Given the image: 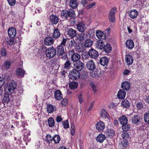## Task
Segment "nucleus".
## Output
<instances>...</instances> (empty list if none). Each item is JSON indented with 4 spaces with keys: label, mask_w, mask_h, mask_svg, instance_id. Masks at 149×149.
Listing matches in <instances>:
<instances>
[{
    "label": "nucleus",
    "mask_w": 149,
    "mask_h": 149,
    "mask_svg": "<svg viewBox=\"0 0 149 149\" xmlns=\"http://www.w3.org/2000/svg\"><path fill=\"white\" fill-rule=\"evenodd\" d=\"M48 125L50 127H53L54 126L55 121L52 117L49 118L48 120Z\"/></svg>",
    "instance_id": "nucleus-37"
},
{
    "label": "nucleus",
    "mask_w": 149,
    "mask_h": 149,
    "mask_svg": "<svg viewBox=\"0 0 149 149\" xmlns=\"http://www.w3.org/2000/svg\"><path fill=\"white\" fill-rule=\"evenodd\" d=\"M144 120L145 122L149 123V113H146L144 115Z\"/></svg>",
    "instance_id": "nucleus-51"
},
{
    "label": "nucleus",
    "mask_w": 149,
    "mask_h": 149,
    "mask_svg": "<svg viewBox=\"0 0 149 149\" xmlns=\"http://www.w3.org/2000/svg\"><path fill=\"white\" fill-rule=\"evenodd\" d=\"M68 100L67 99L65 98L63 99L61 102V103L63 107H65L67 104Z\"/></svg>",
    "instance_id": "nucleus-61"
},
{
    "label": "nucleus",
    "mask_w": 149,
    "mask_h": 149,
    "mask_svg": "<svg viewBox=\"0 0 149 149\" xmlns=\"http://www.w3.org/2000/svg\"><path fill=\"white\" fill-rule=\"evenodd\" d=\"M71 134L72 136L74 135L75 132V128L73 124L71 125Z\"/></svg>",
    "instance_id": "nucleus-57"
},
{
    "label": "nucleus",
    "mask_w": 149,
    "mask_h": 149,
    "mask_svg": "<svg viewBox=\"0 0 149 149\" xmlns=\"http://www.w3.org/2000/svg\"><path fill=\"white\" fill-rule=\"evenodd\" d=\"M12 95V94H8L6 90L5 91V94L2 100V102L3 104H8L10 101V99L9 96V95Z\"/></svg>",
    "instance_id": "nucleus-14"
},
{
    "label": "nucleus",
    "mask_w": 149,
    "mask_h": 149,
    "mask_svg": "<svg viewBox=\"0 0 149 149\" xmlns=\"http://www.w3.org/2000/svg\"><path fill=\"white\" fill-rule=\"evenodd\" d=\"M104 42L102 40H98L97 42L96 47L100 49H103L104 46Z\"/></svg>",
    "instance_id": "nucleus-33"
},
{
    "label": "nucleus",
    "mask_w": 149,
    "mask_h": 149,
    "mask_svg": "<svg viewBox=\"0 0 149 149\" xmlns=\"http://www.w3.org/2000/svg\"><path fill=\"white\" fill-rule=\"evenodd\" d=\"M87 33L86 36L88 38H91L94 35V32L92 31H88Z\"/></svg>",
    "instance_id": "nucleus-52"
},
{
    "label": "nucleus",
    "mask_w": 149,
    "mask_h": 149,
    "mask_svg": "<svg viewBox=\"0 0 149 149\" xmlns=\"http://www.w3.org/2000/svg\"><path fill=\"white\" fill-rule=\"evenodd\" d=\"M80 94L78 96L79 102L80 104H81L83 101L84 100L83 98V93L81 92H80Z\"/></svg>",
    "instance_id": "nucleus-55"
},
{
    "label": "nucleus",
    "mask_w": 149,
    "mask_h": 149,
    "mask_svg": "<svg viewBox=\"0 0 149 149\" xmlns=\"http://www.w3.org/2000/svg\"><path fill=\"white\" fill-rule=\"evenodd\" d=\"M44 44L47 46H50L54 43V39L52 37L47 36L44 40Z\"/></svg>",
    "instance_id": "nucleus-10"
},
{
    "label": "nucleus",
    "mask_w": 149,
    "mask_h": 149,
    "mask_svg": "<svg viewBox=\"0 0 149 149\" xmlns=\"http://www.w3.org/2000/svg\"><path fill=\"white\" fill-rule=\"evenodd\" d=\"M88 73L85 72L84 71L83 72L81 75V78L82 79H86L88 77Z\"/></svg>",
    "instance_id": "nucleus-59"
},
{
    "label": "nucleus",
    "mask_w": 149,
    "mask_h": 149,
    "mask_svg": "<svg viewBox=\"0 0 149 149\" xmlns=\"http://www.w3.org/2000/svg\"><path fill=\"white\" fill-rule=\"evenodd\" d=\"M77 28L79 31L81 33H84L86 29L85 24L82 22H80L76 25Z\"/></svg>",
    "instance_id": "nucleus-8"
},
{
    "label": "nucleus",
    "mask_w": 149,
    "mask_h": 149,
    "mask_svg": "<svg viewBox=\"0 0 149 149\" xmlns=\"http://www.w3.org/2000/svg\"><path fill=\"white\" fill-rule=\"evenodd\" d=\"M8 3L9 5L11 6H14L15 3V0H7Z\"/></svg>",
    "instance_id": "nucleus-64"
},
{
    "label": "nucleus",
    "mask_w": 149,
    "mask_h": 149,
    "mask_svg": "<svg viewBox=\"0 0 149 149\" xmlns=\"http://www.w3.org/2000/svg\"><path fill=\"white\" fill-rule=\"evenodd\" d=\"M105 134L107 137L111 138L115 135V132L113 130L111 129H107L105 131Z\"/></svg>",
    "instance_id": "nucleus-18"
},
{
    "label": "nucleus",
    "mask_w": 149,
    "mask_h": 149,
    "mask_svg": "<svg viewBox=\"0 0 149 149\" xmlns=\"http://www.w3.org/2000/svg\"><path fill=\"white\" fill-rule=\"evenodd\" d=\"M121 88L126 91H128L130 87V83L127 81L123 82L121 84Z\"/></svg>",
    "instance_id": "nucleus-21"
},
{
    "label": "nucleus",
    "mask_w": 149,
    "mask_h": 149,
    "mask_svg": "<svg viewBox=\"0 0 149 149\" xmlns=\"http://www.w3.org/2000/svg\"><path fill=\"white\" fill-rule=\"evenodd\" d=\"M138 14L137 11L135 9L131 10L129 13V16L132 19L136 18Z\"/></svg>",
    "instance_id": "nucleus-23"
},
{
    "label": "nucleus",
    "mask_w": 149,
    "mask_h": 149,
    "mask_svg": "<svg viewBox=\"0 0 149 149\" xmlns=\"http://www.w3.org/2000/svg\"><path fill=\"white\" fill-rule=\"evenodd\" d=\"M53 140L55 143H59L60 140V138L59 136L58 135H55L53 137Z\"/></svg>",
    "instance_id": "nucleus-43"
},
{
    "label": "nucleus",
    "mask_w": 149,
    "mask_h": 149,
    "mask_svg": "<svg viewBox=\"0 0 149 149\" xmlns=\"http://www.w3.org/2000/svg\"><path fill=\"white\" fill-rule=\"evenodd\" d=\"M8 33L10 38H13L16 36V30L14 27H11L8 28Z\"/></svg>",
    "instance_id": "nucleus-9"
},
{
    "label": "nucleus",
    "mask_w": 149,
    "mask_h": 149,
    "mask_svg": "<svg viewBox=\"0 0 149 149\" xmlns=\"http://www.w3.org/2000/svg\"><path fill=\"white\" fill-rule=\"evenodd\" d=\"M126 94V93L125 91L120 89L118 92L117 97L120 99H123L125 97Z\"/></svg>",
    "instance_id": "nucleus-22"
},
{
    "label": "nucleus",
    "mask_w": 149,
    "mask_h": 149,
    "mask_svg": "<svg viewBox=\"0 0 149 149\" xmlns=\"http://www.w3.org/2000/svg\"><path fill=\"white\" fill-rule=\"evenodd\" d=\"M1 55L2 56H5L6 55L7 53L5 48L3 47L2 48L1 51Z\"/></svg>",
    "instance_id": "nucleus-60"
},
{
    "label": "nucleus",
    "mask_w": 149,
    "mask_h": 149,
    "mask_svg": "<svg viewBox=\"0 0 149 149\" xmlns=\"http://www.w3.org/2000/svg\"><path fill=\"white\" fill-rule=\"evenodd\" d=\"M120 123L122 125L127 123L128 120L127 117L124 115L121 116L119 119Z\"/></svg>",
    "instance_id": "nucleus-27"
},
{
    "label": "nucleus",
    "mask_w": 149,
    "mask_h": 149,
    "mask_svg": "<svg viewBox=\"0 0 149 149\" xmlns=\"http://www.w3.org/2000/svg\"><path fill=\"white\" fill-rule=\"evenodd\" d=\"M109 61V60L107 57L104 56L100 58L99 61V63L102 65L104 66L107 65Z\"/></svg>",
    "instance_id": "nucleus-19"
},
{
    "label": "nucleus",
    "mask_w": 149,
    "mask_h": 149,
    "mask_svg": "<svg viewBox=\"0 0 149 149\" xmlns=\"http://www.w3.org/2000/svg\"><path fill=\"white\" fill-rule=\"evenodd\" d=\"M68 76L70 79L75 80L80 78L81 74L79 71L76 69H74L70 72Z\"/></svg>",
    "instance_id": "nucleus-3"
},
{
    "label": "nucleus",
    "mask_w": 149,
    "mask_h": 149,
    "mask_svg": "<svg viewBox=\"0 0 149 149\" xmlns=\"http://www.w3.org/2000/svg\"><path fill=\"white\" fill-rule=\"evenodd\" d=\"M130 128V125L127 123L122 125V129L124 131H127L129 130Z\"/></svg>",
    "instance_id": "nucleus-45"
},
{
    "label": "nucleus",
    "mask_w": 149,
    "mask_h": 149,
    "mask_svg": "<svg viewBox=\"0 0 149 149\" xmlns=\"http://www.w3.org/2000/svg\"><path fill=\"white\" fill-rule=\"evenodd\" d=\"M70 7L73 8H75L78 6V3L76 0H70L69 3Z\"/></svg>",
    "instance_id": "nucleus-34"
},
{
    "label": "nucleus",
    "mask_w": 149,
    "mask_h": 149,
    "mask_svg": "<svg viewBox=\"0 0 149 149\" xmlns=\"http://www.w3.org/2000/svg\"><path fill=\"white\" fill-rule=\"evenodd\" d=\"M68 10H63L61 12V16L62 17L64 18L65 19L69 20L68 19L67 12Z\"/></svg>",
    "instance_id": "nucleus-39"
},
{
    "label": "nucleus",
    "mask_w": 149,
    "mask_h": 149,
    "mask_svg": "<svg viewBox=\"0 0 149 149\" xmlns=\"http://www.w3.org/2000/svg\"><path fill=\"white\" fill-rule=\"evenodd\" d=\"M108 18L111 22H115V15H108Z\"/></svg>",
    "instance_id": "nucleus-54"
},
{
    "label": "nucleus",
    "mask_w": 149,
    "mask_h": 149,
    "mask_svg": "<svg viewBox=\"0 0 149 149\" xmlns=\"http://www.w3.org/2000/svg\"><path fill=\"white\" fill-rule=\"evenodd\" d=\"M103 49L106 53H109L111 51L112 47L110 44H107L105 45H104Z\"/></svg>",
    "instance_id": "nucleus-31"
},
{
    "label": "nucleus",
    "mask_w": 149,
    "mask_h": 149,
    "mask_svg": "<svg viewBox=\"0 0 149 149\" xmlns=\"http://www.w3.org/2000/svg\"><path fill=\"white\" fill-rule=\"evenodd\" d=\"M136 106L139 109H141L143 107V104L141 102H138L136 105Z\"/></svg>",
    "instance_id": "nucleus-62"
},
{
    "label": "nucleus",
    "mask_w": 149,
    "mask_h": 149,
    "mask_svg": "<svg viewBox=\"0 0 149 149\" xmlns=\"http://www.w3.org/2000/svg\"><path fill=\"white\" fill-rule=\"evenodd\" d=\"M55 49L56 50L57 55L58 56H62L61 58L65 60L67 58V53H65L64 47L61 45H59Z\"/></svg>",
    "instance_id": "nucleus-2"
},
{
    "label": "nucleus",
    "mask_w": 149,
    "mask_h": 149,
    "mask_svg": "<svg viewBox=\"0 0 149 149\" xmlns=\"http://www.w3.org/2000/svg\"><path fill=\"white\" fill-rule=\"evenodd\" d=\"M141 118L139 116L134 115L132 118V122L137 125L141 123Z\"/></svg>",
    "instance_id": "nucleus-13"
},
{
    "label": "nucleus",
    "mask_w": 149,
    "mask_h": 149,
    "mask_svg": "<svg viewBox=\"0 0 149 149\" xmlns=\"http://www.w3.org/2000/svg\"><path fill=\"white\" fill-rule=\"evenodd\" d=\"M96 127L97 130L101 132L104 130L105 127V125L104 122L100 120L96 124Z\"/></svg>",
    "instance_id": "nucleus-12"
},
{
    "label": "nucleus",
    "mask_w": 149,
    "mask_h": 149,
    "mask_svg": "<svg viewBox=\"0 0 149 149\" xmlns=\"http://www.w3.org/2000/svg\"><path fill=\"white\" fill-rule=\"evenodd\" d=\"M47 112L49 113H50L53 112L55 109L54 106L50 104H49L47 105Z\"/></svg>",
    "instance_id": "nucleus-36"
},
{
    "label": "nucleus",
    "mask_w": 149,
    "mask_h": 149,
    "mask_svg": "<svg viewBox=\"0 0 149 149\" xmlns=\"http://www.w3.org/2000/svg\"><path fill=\"white\" fill-rule=\"evenodd\" d=\"M93 43V41L90 39H87L86 40V41L84 44L85 47H90L91 46Z\"/></svg>",
    "instance_id": "nucleus-40"
},
{
    "label": "nucleus",
    "mask_w": 149,
    "mask_h": 149,
    "mask_svg": "<svg viewBox=\"0 0 149 149\" xmlns=\"http://www.w3.org/2000/svg\"><path fill=\"white\" fill-rule=\"evenodd\" d=\"M78 84L77 82H71L69 83V86L70 88L72 90H74L77 88L78 86Z\"/></svg>",
    "instance_id": "nucleus-30"
},
{
    "label": "nucleus",
    "mask_w": 149,
    "mask_h": 149,
    "mask_svg": "<svg viewBox=\"0 0 149 149\" xmlns=\"http://www.w3.org/2000/svg\"><path fill=\"white\" fill-rule=\"evenodd\" d=\"M84 45L82 43H79L76 46V50L79 52H82L83 51L84 49Z\"/></svg>",
    "instance_id": "nucleus-29"
},
{
    "label": "nucleus",
    "mask_w": 149,
    "mask_h": 149,
    "mask_svg": "<svg viewBox=\"0 0 149 149\" xmlns=\"http://www.w3.org/2000/svg\"><path fill=\"white\" fill-rule=\"evenodd\" d=\"M96 34L97 38L100 39H105V35L104 33L100 30H97L96 32Z\"/></svg>",
    "instance_id": "nucleus-32"
},
{
    "label": "nucleus",
    "mask_w": 149,
    "mask_h": 149,
    "mask_svg": "<svg viewBox=\"0 0 149 149\" xmlns=\"http://www.w3.org/2000/svg\"><path fill=\"white\" fill-rule=\"evenodd\" d=\"M101 116L103 118H107L108 113L107 111L104 109H102L100 111Z\"/></svg>",
    "instance_id": "nucleus-41"
},
{
    "label": "nucleus",
    "mask_w": 149,
    "mask_h": 149,
    "mask_svg": "<svg viewBox=\"0 0 149 149\" xmlns=\"http://www.w3.org/2000/svg\"><path fill=\"white\" fill-rule=\"evenodd\" d=\"M54 95L55 98L57 100H60L63 98L62 94L59 90H56L54 93Z\"/></svg>",
    "instance_id": "nucleus-16"
},
{
    "label": "nucleus",
    "mask_w": 149,
    "mask_h": 149,
    "mask_svg": "<svg viewBox=\"0 0 149 149\" xmlns=\"http://www.w3.org/2000/svg\"><path fill=\"white\" fill-rule=\"evenodd\" d=\"M56 50L53 47L49 48L45 51V54L46 56L49 58H51L54 56L56 54Z\"/></svg>",
    "instance_id": "nucleus-4"
},
{
    "label": "nucleus",
    "mask_w": 149,
    "mask_h": 149,
    "mask_svg": "<svg viewBox=\"0 0 149 149\" xmlns=\"http://www.w3.org/2000/svg\"><path fill=\"white\" fill-rule=\"evenodd\" d=\"M46 141L47 142L49 143H51L53 140V137L52 138L50 135L47 134L46 136Z\"/></svg>",
    "instance_id": "nucleus-48"
},
{
    "label": "nucleus",
    "mask_w": 149,
    "mask_h": 149,
    "mask_svg": "<svg viewBox=\"0 0 149 149\" xmlns=\"http://www.w3.org/2000/svg\"><path fill=\"white\" fill-rule=\"evenodd\" d=\"M105 135L102 133L100 134L96 138V141L100 143H102L105 139Z\"/></svg>",
    "instance_id": "nucleus-26"
},
{
    "label": "nucleus",
    "mask_w": 149,
    "mask_h": 149,
    "mask_svg": "<svg viewBox=\"0 0 149 149\" xmlns=\"http://www.w3.org/2000/svg\"><path fill=\"white\" fill-rule=\"evenodd\" d=\"M125 44L126 46L129 49H132L134 46V42L132 40H127Z\"/></svg>",
    "instance_id": "nucleus-28"
},
{
    "label": "nucleus",
    "mask_w": 149,
    "mask_h": 149,
    "mask_svg": "<svg viewBox=\"0 0 149 149\" xmlns=\"http://www.w3.org/2000/svg\"><path fill=\"white\" fill-rule=\"evenodd\" d=\"M125 61L128 65H131L133 63V58L131 55L127 54L125 56Z\"/></svg>",
    "instance_id": "nucleus-17"
},
{
    "label": "nucleus",
    "mask_w": 149,
    "mask_h": 149,
    "mask_svg": "<svg viewBox=\"0 0 149 149\" xmlns=\"http://www.w3.org/2000/svg\"><path fill=\"white\" fill-rule=\"evenodd\" d=\"M68 19L69 17L72 18L74 17L75 15V12L73 10L72 11H68L67 12Z\"/></svg>",
    "instance_id": "nucleus-46"
},
{
    "label": "nucleus",
    "mask_w": 149,
    "mask_h": 149,
    "mask_svg": "<svg viewBox=\"0 0 149 149\" xmlns=\"http://www.w3.org/2000/svg\"><path fill=\"white\" fill-rule=\"evenodd\" d=\"M117 9L116 8H112L110 10L109 15H115V14L116 12Z\"/></svg>",
    "instance_id": "nucleus-53"
},
{
    "label": "nucleus",
    "mask_w": 149,
    "mask_h": 149,
    "mask_svg": "<svg viewBox=\"0 0 149 149\" xmlns=\"http://www.w3.org/2000/svg\"><path fill=\"white\" fill-rule=\"evenodd\" d=\"M17 83L14 80H12L7 84L6 91V90L8 94L18 96L19 95V92L17 88Z\"/></svg>",
    "instance_id": "nucleus-1"
},
{
    "label": "nucleus",
    "mask_w": 149,
    "mask_h": 149,
    "mask_svg": "<svg viewBox=\"0 0 149 149\" xmlns=\"http://www.w3.org/2000/svg\"><path fill=\"white\" fill-rule=\"evenodd\" d=\"M86 67L88 70L91 71H93L95 69L96 65L95 63L93 60H90L87 62Z\"/></svg>",
    "instance_id": "nucleus-6"
},
{
    "label": "nucleus",
    "mask_w": 149,
    "mask_h": 149,
    "mask_svg": "<svg viewBox=\"0 0 149 149\" xmlns=\"http://www.w3.org/2000/svg\"><path fill=\"white\" fill-rule=\"evenodd\" d=\"M67 32L68 36L71 38L74 37L77 35L76 31L72 28L68 29Z\"/></svg>",
    "instance_id": "nucleus-24"
},
{
    "label": "nucleus",
    "mask_w": 149,
    "mask_h": 149,
    "mask_svg": "<svg viewBox=\"0 0 149 149\" xmlns=\"http://www.w3.org/2000/svg\"><path fill=\"white\" fill-rule=\"evenodd\" d=\"M96 3L95 2H94L93 3L90 4L88 5H87L85 8L87 9H89L92 8L94 6H95Z\"/></svg>",
    "instance_id": "nucleus-58"
},
{
    "label": "nucleus",
    "mask_w": 149,
    "mask_h": 149,
    "mask_svg": "<svg viewBox=\"0 0 149 149\" xmlns=\"http://www.w3.org/2000/svg\"><path fill=\"white\" fill-rule=\"evenodd\" d=\"M11 65V63L10 61H6L3 64L6 70H8L10 68Z\"/></svg>",
    "instance_id": "nucleus-49"
},
{
    "label": "nucleus",
    "mask_w": 149,
    "mask_h": 149,
    "mask_svg": "<svg viewBox=\"0 0 149 149\" xmlns=\"http://www.w3.org/2000/svg\"><path fill=\"white\" fill-rule=\"evenodd\" d=\"M75 69L80 72L83 69L84 67V64L82 62L79 61L76 62L74 65Z\"/></svg>",
    "instance_id": "nucleus-11"
},
{
    "label": "nucleus",
    "mask_w": 149,
    "mask_h": 149,
    "mask_svg": "<svg viewBox=\"0 0 149 149\" xmlns=\"http://www.w3.org/2000/svg\"><path fill=\"white\" fill-rule=\"evenodd\" d=\"M63 123V127L65 129H67L69 127V125L68 120H65V121L62 122Z\"/></svg>",
    "instance_id": "nucleus-56"
},
{
    "label": "nucleus",
    "mask_w": 149,
    "mask_h": 149,
    "mask_svg": "<svg viewBox=\"0 0 149 149\" xmlns=\"http://www.w3.org/2000/svg\"><path fill=\"white\" fill-rule=\"evenodd\" d=\"M71 66V63L70 61L67 59L65 63L64 68L65 69H68Z\"/></svg>",
    "instance_id": "nucleus-47"
},
{
    "label": "nucleus",
    "mask_w": 149,
    "mask_h": 149,
    "mask_svg": "<svg viewBox=\"0 0 149 149\" xmlns=\"http://www.w3.org/2000/svg\"><path fill=\"white\" fill-rule=\"evenodd\" d=\"M69 55L71 56V59L74 62L79 61L80 58V55L78 53H75L74 50H71L68 52Z\"/></svg>",
    "instance_id": "nucleus-5"
},
{
    "label": "nucleus",
    "mask_w": 149,
    "mask_h": 149,
    "mask_svg": "<svg viewBox=\"0 0 149 149\" xmlns=\"http://www.w3.org/2000/svg\"><path fill=\"white\" fill-rule=\"evenodd\" d=\"M120 144L124 147H126L128 145V141L127 139H123L120 141Z\"/></svg>",
    "instance_id": "nucleus-42"
},
{
    "label": "nucleus",
    "mask_w": 149,
    "mask_h": 149,
    "mask_svg": "<svg viewBox=\"0 0 149 149\" xmlns=\"http://www.w3.org/2000/svg\"><path fill=\"white\" fill-rule=\"evenodd\" d=\"M75 41L73 40H71L68 44V47L70 48H72L74 46L75 44Z\"/></svg>",
    "instance_id": "nucleus-50"
},
{
    "label": "nucleus",
    "mask_w": 149,
    "mask_h": 149,
    "mask_svg": "<svg viewBox=\"0 0 149 149\" xmlns=\"http://www.w3.org/2000/svg\"><path fill=\"white\" fill-rule=\"evenodd\" d=\"M49 19L51 23L54 24H56L58 22L59 18L56 15H52L50 16Z\"/></svg>",
    "instance_id": "nucleus-15"
},
{
    "label": "nucleus",
    "mask_w": 149,
    "mask_h": 149,
    "mask_svg": "<svg viewBox=\"0 0 149 149\" xmlns=\"http://www.w3.org/2000/svg\"><path fill=\"white\" fill-rule=\"evenodd\" d=\"M11 38H8L6 39V43L10 46L12 45L13 44H14L15 42Z\"/></svg>",
    "instance_id": "nucleus-44"
},
{
    "label": "nucleus",
    "mask_w": 149,
    "mask_h": 149,
    "mask_svg": "<svg viewBox=\"0 0 149 149\" xmlns=\"http://www.w3.org/2000/svg\"><path fill=\"white\" fill-rule=\"evenodd\" d=\"M25 72V71L24 69L20 68H18L16 71V74L21 77H24Z\"/></svg>",
    "instance_id": "nucleus-25"
},
{
    "label": "nucleus",
    "mask_w": 149,
    "mask_h": 149,
    "mask_svg": "<svg viewBox=\"0 0 149 149\" xmlns=\"http://www.w3.org/2000/svg\"><path fill=\"white\" fill-rule=\"evenodd\" d=\"M131 103L126 99L123 100L121 102L122 106L124 108H128L131 105Z\"/></svg>",
    "instance_id": "nucleus-20"
},
{
    "label": "nucleus",
    "mask_w": 149,
    "mask_h": 149,
    "mask_svg": "<svg viewBox=\"0 0 149 149\" xmlns=\"http://www.w3.org/2000/svg\"><path fill=\"white\" fill-rule=\"evenodd\" d=\"M85 35V34L83 33L79 34L77 36L78 40L80 42H83L84 40H86Z\"/></svg>",
    "instance_id": "nucleus-38"
},
{
    "label": "nucleus",
    "mask_w": 149,
    "mask_h": 149,
    "mask_svg": "<svg viewBox=\"0 0 149 149\" xmlns=\"http://www.w3.org/2000/svg\"><path fill=\"white\" fill-rule=\"evenodd\" d=\"M121 136L123 139H124L128 138L129 136V135L128 133L125 132L122 134Z\"/></svg>",
    "instance_id": "nucleus-63"
},
{
    "label": "nucleus",
    "mask_w": 149,
    "mask_h": 149,
    "mask_svg": "<svg viewBox=\"0 0 149 149\" xmlns=\"http://www.w3.org/2000/svg\"><path fill=\"white\" fill-rule=\"evenodd\" d=\"M60 33L58 29L57 28L54 29V33H53V37L54 38H57L60 36Z\"/></svg>",
    "instance_id": "nucleus-35"
},
{
    "label": "nucleus",
    "mask_w": 149,
    "mask_h": 149,
    "mask_svg": "<svg viewBox=\"0 0 149 149\" xmlns=\"http://www.w3.org/2000/svg\"><path fill=\"white\" fill-rule=\"evenodd\" d=\"M88 54L92 58H96L99 56V53L98 51L93 48H91L89 50Z\"/></svg>",
    "instance_id": "nucleus-7"
}]
</instances>
